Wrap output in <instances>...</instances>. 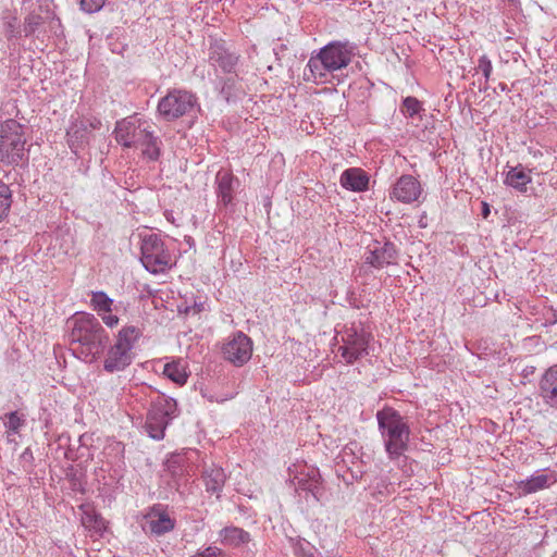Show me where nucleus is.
Listing matches in <instances>:
<instances>
[{
  "label": "nucleus",
  "instance_id": "f257e3e1",
  "mask_svg": "<svg viewBox=\"0 0 557 557\" xmlns=\"http://www.w3.org/2000/svg\"><path fill=\"white\" fill-rule=\"evenodd\" d=\"M67 327L70 343L78 344V351L86 362H92L102 355L109 335L94 314L75 313L67 321Z\"/></svg>",
  "mask_w": 557,
  "mask_h": 557
},
{
  "label": "nucleus",
  "instance_id": "f03ea898",
  "mask_svg": "<svg viewBox=\"0 0 557 557\" xmlns=\"http://www.w3.org/2000/svg\"><path fill=\"white\" fill-rule=\"evenodd\" d=\"M355 55V47L348 41H332L312 54L304 71L305 81L325 84L333 72L345 69Z\"/></svg>",
  "mask_w": 557,
  "mask_h": 557
},
{
  "label": "nucleus",
  "instance_id": "7ed1b4c3",
  "mask_svg": "<svg viewBox=\"0 0 557 557\" xmlns=\"http://www.w3.org/2000/svg\"><path fill=\"white\" fill-rule=\"evenodd\" d=\"M379 431L389 459L399 458L410 441V426L407 419L392 407H384L375 414Z\"/></svg>",
  "mask_w": 557,
  "mask_h": 557
},
{
  "label": "nucleus",
  "instance_id": "20e7f679",
  "mask_svg": "<svg viewBox=\"0 0 557 557\" xmlns=\"http://www.w3.org/2000/svg\"><path fill=\"white\" fill-rule=\"evenodd\" d=\"M115 139L126 148H140L150 160H157L160 156L159 138L149 129L146 121L136 117H127L116 122L114 128Z\"/></svg>",
  "mask_w": 557,
  "mask_h": 557
},
{
  "label": "nucleus",
  "instance_id": "39448f33",
  "mask_svg": "<svg viewBox=\"0 0 557 557\" xmlns=\"http://www.w3.org/2000/svg\"><path fill=\"white\" fill-rule=\"evenodd\" d=\"M140 261L152 274L164 273L174 264L171 251L164 240L154 233L140 234Z\"/></svg>",
  "mask_w": 557,
  "mask_h": 557
},
{
  "label": "nucleus",
  "instance_id": "423d86ee",
  "mask_svg": "<svg viewBox=\"0 0 557 557\" xmlns=\"http://www.w3.org/2000/svg\"><path fill=\"white\" fill-rule=\"evenodd\" d=\"M342 345L338 352L346 363H354L369 354L372 334L362 322H352L339 333Z\"/></svg>",
  "mask_w": 557,
  "mask_h": 557
},
{
  "label": "nucleus",
  "instance_id": "0eeeda50",
  "mask_svg": "<svg viewBox=\"0 0 557 557\" xmlns=\"http://www.w3.org/2000/svg\"><path fill=\"white\" fill-rule=\"evenodd\" d=\"M141 335L136 326H124L117 335L116 342L107 352L103 369L109 372H119L132 363L135 342Z\"/></svg>",
  "mask_w": 557,
  "mask_h": 557
},
{
  "label": "nucleus",
  "instance_id": "6e6552de",
  "mask_svg": "<svg viewBox=\"0 0 557 557\" xmlns=\"http://www.w3.org/2000/svg\"><path fill=\"white\" fill-rule=\"evenodd\" d=\"M23 126L9 119L0 125V161L5 164H18L25 156Z\"/></svg>",
  "mask_w": 557,
  "mask_h": 557
},
{
  "label": "nucleus",
  "instance_id": "1a4fd4ad",
  "mask_svg": "<svg viewBox=\"0 0 557 557\" xmlns=\"http://www.w3.org/2000/svg\"><path fill=\"white\" fill-rule=\"evenodd\" d=\"M177 416V404L173 398L158 397L152 401L146 419V431L153 440H162L171 421Z\"/></svg>",
  "mask_w": 557,
  "mask_h": 557
},
{
  "label": "nucleus",
  "instance_id": "9d476101",
  "mask_svg": "<svg viewBox=\"0 0 557 557\" xmlns=\"http://www.w3.org/2000/svg\"><path fill=\"white\" fill-rule=\"evenodd\" d=\"M197 107V97L187 90L172 89L162 97L157 107L158 114L168 122L190 114Z\"/></svg>",
  "mask_w": 557,
  "mask_h": 557
},
{
  "label": "nucleus",
  "instance_id": "9b49d317",
  "mask_svg": "<svg viewBox=\"0 0 557 557\" xmlns=\"http://www.w3.org/2000/svg\"><path fill=\"white\" fill-rule=\"evenodd\" d=\"M102 127V122L94 115L72 120L66 131V141L71 151L78 156L90 143L92 132Z\"/></svg>",
  "mask_w": 557,
  "mask_h": 557
},
{
  "label": "nucleus",
  "instance_id": "f8f14e48",
  "mask_svg": "<svg viewBox=\"0 0 557 557\" xmlns=\"http://www.w3.org/2000/svg\"><path fill=\"white\" fill-rule=\"evenodd\" d=\"M222 354L225 360L236 367L247 363L252 356V342L243 332H236L230 337L222 347Z\"/></svg>",
  "mask_w": 557,
  "mask_h": 557
},
{
  "label": "nucleus",
  "instance_id": "ddd939ff",
  "mask_svg": "<svg viewBox=\"0 0 557 557\" xmlns=\"http://www.w3.org/2000/svg\"><path fill=\"white\" fill-rule=\"evenodd\" d=\"M21 13L24 15L25 36L33 35L50 14L48 0H23Z\"/></svg>",
  "mask_w": 557,
  "mask_h": 557
},
{
  "label": "nucleus",
  "instance_id": "4468645a",
  "mask_svg": "<svg viewBox=\"0 0 557 557\" xmlns=\"http://www.w3.org/2000/svg\"><path fill=\"white\" fill-rule=\"evenodd\" d=\"M398 251L391 242L374 240L367 246L364 252V263L374 269H383L387 265L395 264Z\"/></svg>",
  "mask_w": 557,
  "mask_h": 557
},
{
  "label": "nucleus",
  "instance_id": "2eb2a0df",
  "mask_svg": "<svg viewBox=\"0 0 557 557\" xmlns=\"http://www.w3.org/2000/svg\"><path fill=\"white\" fill-rule=\"evenodd\" d=\"M422 195L420 182L410 174L401 175L393 185L389 197L403 203L418 201Z\"/></svg>",
  "mask_w": 557,
  "mask_h": 557
},
{
  "label": "nucleus",
  "instance_id": "dca6fc26",
  "mask_svg": "<svg viewBox=\"0 0 557 557\" xmlns=\"http://www.w3.org/2000/svg\"><path fill=\"white\" fill-rule=\"evenodd\" d=\"M239 181L230 171L220 170L215 175V194L219 207H228L233 203L235 190Z\"/></svg>",
  "mask_w": 557,
  "mask_h": 557
},
{
  "label": "nucleus",
  "instance_id": "f3484780",
  "mask_svg": "<svg viewBox=\"0 0 557 557\" xmlns=\"http://www.w3.org/2000/svg\"><path fill=\"white\" fill-rule=\"evenodd\" d=\"M539 396L545 406L557 410V363L545 370L540 377Z\"/></svg>",
  "mask_w": 557,
  "mask_h": 557
},
{
  "label": "nucleus",
  "instance_id": "a211bd4d",
  "mask_svg": "<svg viewBox=\"0 0 557 557\" xmlns=\"http://www.w3.org/2000/svg\"><path fill=\"white\" fill-rule=\"evenodd\" d=\"M557 482V471L537 470L530 478L518 483L519 490L524 494H533L547 488Z\"/></svg>",
  "mask_w": 557,
  "mask_h": 557
},
{
  "label": "nucleus",
  "instance_id": "6ab92c4d",
  "mask_svg": "<svg viewBox=\"0 0 557 557\" xmlns=\"http://www.w3.org/2000/svg\"><path fill=\"white\" fill-rule=\"evenodd\" d=\"M208 60L212 66L220 67L224 73H233L238 63V55L230 52L221 42L214 41L210 45Z\"/></svg>",
  "mask_w": 557,
  "mask_h": 557
},
{
  "label": "nucleus",
  "instance_id": "aec40b11",
  "mask_svg": "<svg viewBox=\"0 0 557 557\" xmlns=\"http://www.w3.org/2000/svg\"><path fill=\"white\" fill-rule=\"evenodd\" d=\"M320 473L315 468L305 467V470L294 476L293 483L296 491H305L310 493L314 499H318L320 490Z\"/></svg>",
  "mask_w": 557,
  "mask_h": 557
},
{
  "label": "nucleus",
  "instance_id": "412c9836",
  "mask_svg": "<svg viewBox=\"0 0 557 557\" xmlns=\"http://www.w3.org/2000/svg\"><path fill=\"white\" fill-rule=\"evenodd\" d=\"M174 527V519H172L163 509L154 507L147 516V531L153 535H163L171 532Z\"/></svg>",
  "mask_w": 557,
  "mask_h": 557
},
{
  "label": "nucleus",
  "instance_id": "4be33fe9",
  "mask_svg": "<svg viewBox=\"0 0 557 557\" xmlns=\"http://www.w3.org/2000/svg\"><path fill=\"white\" fill-rule=\"evenodd\" d=\"M79 509L82 510L83 527L91 533V536H102L107 531V522L101 515L89 504L81 505Z\"/></svg>",
  "mask_w": 557,
  "mask_h": 557
},
{
  "label": "nucleus",
  "instance_id": "5701e85b",
  "mask_svg": "<svg viewBox=\"0 0 557 557\" xmlns=\"http://www.w3.org/2000/svg\"><path fill=\"white\" fill-rule=\"evenodd\" d=\"M339 182L345 189L360 193L368 189L369 176L359 168H350L342 173Z\"/></svg>",
  "mask_w": 557,
  "mask_h": 557
},
{
  "label": "nucleus",
  "instance_id": "b1692460",
  "mask_svg": "<svg viewBox=\"0 0 557 557\" xmlns=\"http://www.w3.org/2000/svg\"><path fill=\"white\" fill-rule=\"evenodd\" d=\"M225 480L226 475L224 470L215 465L206 467L202 472V481L206 486V491L208 493L216 494L218 497H220Z\"/></svg>",
  "mask_w": 557,
  "mask_h": 557
},
{
  "label": "nucleus",
  "instance_id": "393cba45",
  "mask_svg": "<svg viewBox=\"0 0 557 557\" xmlns=\"http://www.w3.org/2000/svg\"><path fill=\"white\" fill-rule=\"evenodd\" d=\"M530 173L521 164L512 166L508 170L504 183L520 193H525L532 182Z\"/></svg>",
  "mask_w": 557,
  "mask_h": 557
},
{
  "label": "nucleus",
  "instance_id": "a878e982",
  "mask_svg": "<svg viewBox=\"0 0 557 557\" xmlns=\"http://www.w3.org/2000/svg\"><path fill=\"white\" fill-rule=\"evenodd\" d=\"M163 374L165 377L182 386L186 384L189 376L187 363L183 359H173L163 366Z\"/></svg>",
  "mask_w": 557,
  "mask_h": 557
},
{
  "label": "nucleus",
  "instance_id": "bb28decb",
  "mask_svg": "<svg viewBox=\"0 0 557 557\" xmlns=\"http://www.w3.org/2000/svg\"><path fill=\"white\" fill-rule=\"evenodd\" d=\"M220 540L223 545L237 547L248 543L250 535L240 528L226 527L220 531Z\"/></svg>",
  "mask_w": 557,
  "mask_h": 557
},
{
  "label": "nucleus",
  "instance_id": "cd10ccee",
  "mask_svg": "<svg viewBox=\"0 0 557 557\" xmlns=\"http://www.w3.org/2000/svg\"><path fill=\"white\" fill-rule=\"evenodd\" d=\"M90 305L99 315L102 312L112 311L113 299L104 292H92Z\"/></svg>",
  "mask_w": 557,
  "mask_h": 557
},
{
  "label": "nucleus",
  "instance_id": "c85d7f7f",
  "mask_svg": "<svg viewBox=\"0 0 557 557\" xmlns=\"http://www.w3.org/2000/svg\"><path fill=\"white\" fill-rule=\"evenodd\" d=\"M11 205L12 191L7 184L0 182V222L8 216Z\"/></svg>",
  "mask_w": 557,
  "mask_h": 557
},
{
  "label": "nucleus",
  "instance_id": "c756f323",
  "mask_svg": "<svg viewBox=\"0 0 557 557\" xmlns=\"http://www.w3.org/2000/svg\"><path fill=\"white\" fill-rule=\"evenodd\" d=\"M401 111L406 116L414 117L422 111V103L414 97H407L403 101Z\"/></svg>",
  "mask_w": 557,
  "mask_h": 557
},
{
  "label": "nucleus",
  "instance_id": "7c9ffc66",
  "mask_svg": "<svg viewBox=\"0 0 557 557\" xmlns=\"http://www.w3.org/2000/svg\"><path fill=\"white\" fill-rule=\"evenodd\" d=\"M24 423V417L20 416L16 411L5 414L4 426L9 433H17Z\"/></svg>",
  "mask_w": 557,
  "mask_h": 557
},
{
  "label": "nucleus",
  "instance_id": "2f4dec72",
  "mask_svg": "<svg viewBox=\"0 0 557 557\" xmlns=\"http://www.w3.org/2000/svg\"><path fill=\"white\" fill-rule=\"evenodd\" d=\"M475 72H481L484 76V89L487 87L488 81L493 72L492 61L486 54H483L478 60Z\"/></svg>",
  "mask_w": 557,
  "mask_h": 557
},
{
  "label": "nucleus",
  "instance_id": "473e14b6",
  "mask_svg": "<svg viewBox=\"0 0 557 557\" xmlns=\"http://www.w3.org/2000/svg\"><path fill=\"white\" fill-rule=\"evenodd\" d=\"M106 0H79L81 9L86 13H96L100 11Z\"/></svg>",
  "mask_w": 557,
  "mask_h": 557
},
{
  "label": "nucleus",
  "instance_id": "72a5a7b5",
  "mask_svg": "<svg viewBox=\"0 0 557 557\" xmlns=\"http://www.w3.org/2000/svg\"><path fill=\"white\" fill-rule=\"evenodd\" d=\"M190 557H226V555L218 546L210 545L208 547L198 549V552Z\"/></svg>",
  "mask_w": 557,
  "mask_h": 557
},
{
  "label": "nucleus",
  "instance_id": "f704fd0d",
  "mask_svg": "<svg viewBox=\"0 0 557 557\" xmlns=\"http://www.w3.org/2000/svg\"><path fill=\"white\" fill-rule=\"evenodd\" d=\"M99 317L108 327L112 329L119 324V318L117 315L113 314L112 311L102 312L99 314Z\"/></svg>",
  "mask_w": 557,
  "mask_h": 557
},
{
  "label": "nucleus",
  "instance_id": "c9c22d12",
  "mask_svg": "<svg viewBox=\"0 0 557 557\" xmlns=\"http://www.w3.org/2000/svg\"><path fill=\"white\" fill-rule=\"evenodd\" d=\"M490 212H491L490 206L486 202H482V215H483V218L486 219L488 216Z\"/></svg>",
  "mask_w": 557,
  "mask_h": 557
},
{
  "label": "nucleus",
  "instance_id": "e433bc0d",
  "mask_svg": "<svg viewBox=\"0 0 557 557\" xmlns=\"http://www.w3.org/2000/svg\"><path fill=\"white\" fill-rule=\"evenodd\" d=\"M165 218H166L168 221H170L172 223L174 222L172 212H165Z\"/></svg>",
  "mask_w": 557,
  "mask_h": 557
}]
</instances>
